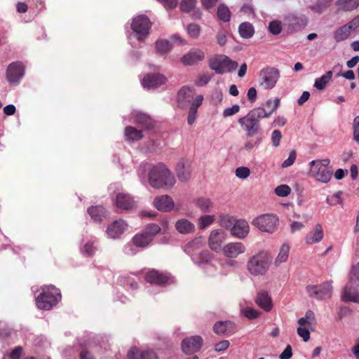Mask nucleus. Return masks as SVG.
I'll list each match as a JSON object with an SVG mask.
<instances>
[{"instance_id": "51", "label": "nucleus", "mask_w": 359, "mask_h": 359, "mask_svg": "<svg viewBox=\"0 0 359 359\" xmlns=\"http://www.w3.org/2000/svg\"><path fill=\"white\" fill-rule=\"evenodd\" d=\"M348 283L359 285V263L352 266Z\"/></svg>"}, {"instance_id": "60", "label": "nucleus", "mask_w": 359, "mask_h": 359, "mask_svg": "<svg viewBox=\"0 0 359 359\" xmlns=\"http://www.w3.org/2000/svg\"><path fill=\"white\" fill-rule=\"evenodd\" d=\"M236 176L239 179H246L250 175V170L247 167H238L235 171Z\"/></svg>"}, {"instance_id": "63", "label": "nucleus", "mask_w": 359, "mask_h": 359, "mask_svg": "<svg viewBox=\"0 0 359 359\" xmlns=\"http://www.w3.org/2000/svg\"><path fill=\"white\" fill-rule=\"evenodd\" d=\"M281 139H282V134L280 130H275L272 132L271 142H272V145L274 147H277L280 145Z\"/></svg>"}, {"instance_id": "20", "label": "nucleus", "mask_w": 359, "mask_h": 359, "mask_svg": "<svg viewBox=\"0 0 359 359\" xmlns=\"http://www.w3.org/2000/svg\"><path fill=\"white\" fill-rule=\"evenodd\" d=\"M204 52L198 48L191 49L181 58V62L184 65H195L204 60Z\"/></svg>"}, {"instance_id": "62", "label": "nucleus", "mask_w": 359, "mask_h": 359, "mask_svg": "<svg viewBox=\"0 0 359 359\" xmlns=\"http://www.w3.org/2000/svg\"><path fill=\"white\" fill-rule=\"evenodd\" d=\"M330 163V159L325 158L323 160L316 161L313 160L309 163V167H317L320 168H328Z\"/></svg>"}, {"instance_id": "56", "label": "nucleus", "mask_w": 359, "mask_h": 359, "mask_svg": "<svg viewBox=\"0 0 359 359\" xmlns=\"http://www.w3.org/2000/svg\"><path fill=\"white\" fill-rule=\"evenodd\" d=\"M269 30L273 35H278L282 30V22L280 20H273L269 25Z\"/></svg>"}, {"instance_id": "44", "label": "nucleus", "mask_w": 359, "mask_h": 359, "mask_svg": "<svg viewBox=\"0 0 359 359\" xmlns=\"http://www.w3.org/2000/svg\"><path fill=\"white\" fill-rule=\"evenodd\" d=\"M337 5L345 11H351L359 6V0H338Z\"/></svg>"}, {"instance_id": "18", "label": "nucleus", "mask_w": 359, "mask_h": 359, "mask_svg": "<svg viewBox=\"0 0 359 359\" xmlns=\"http://www.w3.org/2000/svg\"><path fill=\"white\" fill-rule=\"evenodd\" d=\"M225 240L226 235L224 231L222 229H214L210 232L208 238L209 247L211 250L219 252L222 249L221 245Z\"/></svg>"}, {"instance_id": "14", "label": "nucleus", "mask_w": 359, "mask_h": 359, "mask_svg": "<svg viewBox=\"0 0 359 359\" xmlns=\"http://www.w3.org/2000/svg\"><path fill=\"white\" fill-rule=\"evenodd\" d=\"M25 74V67L22 62H15L11 63L7 69L6 76L11 84H17Z\"/></svg>"}, {"instance_id": "48", "label": "nucleus", "mask_w": 359, "mask_h": 359, "mask_svg": "<svg viewBox=\"0 0 359 359\" xmlns=\"http://www.w3.org/2000/svg\"><path fill=\"white\" fill-rule=\"evenodd\" d=\"M217 16L221 20L224 22H229L231 18V12L227 6L224 4H221L219 6L217 9Z\"/></svg>"}, {"instance_id": "47", "label": "nucleus", "mask_w": 359, "mask_h": 359, "mask_svg": "<svg viewBox=\"0 0 359 359\" xmlns=\"http://www.w3.org/2000/svg\"><path fill=\"white\" fill-rule=\"evenodd\" d=\"M97 250V246L95 245L94 242L88 241L83 245V248H81V252L83 255L91 257L95 255Z\"/></svg>"}, {"instance_id": "8", "label": "nucleus", "mask_w": 359, "mask_h": 359, "mask_svg": "<svg viewBox=\"0 0 359 359\" xmlns=\"http://www.w3.org/2000/svg\"><path fill=\"white\" fill-rule=\"evenodd\" d=\"M259 84L265 90L275 87L280 78V72L275 67H266L262 69L259 74Z\"/></svg>"}, {"instance_id": "3", "label": "nucleus", "mask_w": 359, "mask_h": 359, "mask_svg": "<svg viewBox=\"0 0 359 359\" xmlns=\"http://www.w3.org/2000/svg\"><path fill=\"white\" fill-rule=\"evenodd\" d=\"M270 265V254L267 251L261 250L249 259L247 269L252 276H262L266 274Z\"/></svg>"}, {"instance_id": "54", "label": "nucleus", "mask_w": 359, "mask_h": 359, "mask_svg": "<svg viewBox=\"0 0 359 359\" xmlns=\"http://www.w3.org/2000/svg\"><path fill=\"white\" fill-rule=\"evenodd\" d=\"M201 30V27L194 23L188 25L187 27L188 34L193 39H197L199 36Z\"/></svg>"}, {"instance_id": "28", "label": "nucleus", "mask_w": 359, "mask_h": 359, "mask_svg": "<svg viewBox=\"0 0 359 359\" xmlns=\"http://www.w3.org/2000/svg\"><path fill=\"white\" fill-rule=\"evenodd\" d=\"M203 101V96L202 95H197L196 96L188 112L187 123L189 125L191 126L195 122L197 116L198 108L202 104Z\"/></svg>"}, {"instance_id": "7", "label": "nucleus", "mask_w": 359, "mask_h": 359, "mask_svg": "<svg viewBox=\"0 0 359 359\" xmlns=\"http://www.w3.org/2000/svg\"><path fill=\"white\" fill-rule=\"evenodd\" d=\"M209 66L217 74H222L235 70L238 67V63L232 61L226 55H219L210 60Z\"/></svg>"}, {"instance_id": "21", "label": "nucleus", "mask_w": 359, "mask_h": 359, "mask_svg": "<svg viewBox=\"0 0 359 359\" xmlns=\"http://www.w3.org/2000/svg\"><path fill=\"white\" fill-rule=\"evenodd\" d=\"M358 286L353 283H348L341 292V300L344 302L359 303Z\"/></svg>"}, {"instance_id": "17", "label": "nucleus", "mask_w": 359, "mask_h": 359, "mask_svg": "<svg viewBox=\"0 0 359 359\" xmlns=\"http://www.w3.org/2000/svg\"><path fill=\"white\" fill-rule=\"evenodd\" d=\"M224 255L228 258L235 259L245 253L246 248L241 242H231L225 245L222 249Z\"/></svg>"}, {"instance_id": "37", "label": "nucleus", "mask_w": 359, "mask_h": 359, "mask_svg": "<svg viewBox=\"0 0 359 359\" xmlns=\"http://www.w3.org/2000/svg\"><path fill=\"white\" fill-rule=\"evenodd\" d=\"M212 258V254L209 250H205L194 256H192L191 259L193 262L198 265L208 263Z\"/></svg>"}, {"instance_id": "35", "label": "nucleus", "mask_w": 359, "mask_h": 359, "mask_svg": "<svg viewBox=\"0 0 359 359\" xmlns=\"http://www.w3.org/2000/svg\"><path fill=\"white\" fill-rule=\"evenodd\" d=\"M124 135L126 141L129 142L138 141L143 137L142 130H137L133 126L126 127Z\"/></svg>"}, {"instance_id": "19", "label": "nucleus", "mask_w": 359, "mask_h": 359, "mask_svg": "<svg viewBox=\"0 0 359 359\" xmlns=\"http://www.w3.org/2000/svg\"><path fill=\"white\" fill-rule=\"evenodd\" d=\"M153 205L163 212H170L175 207L173 199L168 195H161L154 198Z\"/></svg>"}, {"instance_id": "49", "label": "nucleus", "mask_w": 359, "mask_h": 359, "mask_svg": "<svg viewBox=\"0 0 359 359\" xmlns=\"http://www.w3.org/2000/svg\"><path fill=\"white\" fill-rule=\"evenodd\" d=\"M160 231L161 228L158 224H149L145 227L143 233L153 241L155 236Z\"/></svg>"}, {"instance_id": "2", "label": "nucleus", "mask_w": 359, "mask_h": 359, "mask_svg": "<svg viewBox=\"0 0 359 359\" xmlns=\"http://www.w3.org/2000/svg\"><path fill=\"white\" fill-rule=\"evenodd\" d=\"M143 170H148V181L149 184L154 189H172L175 183L176 179L171 170L163 163L156 165H149L145 163L142 165Z\"/></svg>"}, {"instance_id": "46", "label": "nucleus", "mask_w": 359, "mask_h": 359, "mask_svg": "<svg viewBox=\"0 0 359 359\" xmlns=\"http://www.w3.org/2000/svg\"><path fill=\"white\" fill-rule=\"evenodd\" d=\"M315 321V315L312 311H307L305 316L299 319V325H304L310 327Z\"/></svg>"}, {"instance_id": "53", "label": "nucleus", "mask_w": 359, "mask_h": 359, "mask_svg": "<svg viewBox=\"0 0 359 359\" xmlns=\"http://www.w3.org/2000/svg\"><path fill=\"white\" fill-rule=\"evenodd\" d=\"M262 142L261 136L256 137L255 140H250L244 144L243 149L247 151H252L255 147H257Z\"/></svg>"}, {"instance_id": "61", "label": "nucleus", "mask_w": 359, "mask_h": 359, "mask_svg": "<svg viewBox=\"0 0 359 359\" xmlns=\"http://www.w3.org/2000/svg\"><path fill=\"white\" fill-rule=\"evenodd\" d=\"M296 158L297 153L294 150H292L289 154L288 158L283 162L281 166L283 168H288L291 166L295 162Z\"/></svg>"}, {"instance_id": "25", "label": "nucleus", "mask_w": 359, "mask_h": 359, "mask_svg": "<svg viewBox=\"0 0 359 359\" xmlns=\"http://www.w3.org/2000/svg\"><path fill=\"white\" fill-rule=\"evenodd\" d=\"M255 301L257 305L266 312H269L273 308L272 299L266 291L257 292Z\"/></svg>"}, {"instance_id": "55", "label": "nucleus", "mask_w": 359, "mask_h": 359, "mask_svg": "<svg viewBox=\"0 0 359 359\" xmlns=\"http://www.w3.org/2000/svg\"><path fill=\"white\" fill-rule=\"evenodd\" d=\"M274 192L279 197H286L290 194L291 188L287 184H281L275 189Z\"/></svg>"}, {"instance_id": "15", "label": "nucleus", "mask_w": 359, "mask_h": 359, "mask_svg": "<svg viewBox=\"0 0 359 359\" xmlns=\"http://www.w3.org/2000/svg\"><path fill=\"white\" fill-rule=\"evenodd\" d=\"M203 340L198 335L187 337L182 341V350L185 354H192L201 348Z\"/></svg>"}, {"instance_id": "5", "label": "nucleus", "mask_w": 359, "mask_h": 359, "mask_svg": "<svg viewBox=\"0 0 359 359\" xmlns=\"http://www.w3.org/2000/svg\"><path fill=\"white\" fill-rule=\"evenodd\" d=\"M151 22L149 18L145 15H140L134 18L131 22V29L133 34L129 39L132 37L135 38L138 41H144L149 34Z\"/></svg>"}, {"instance_id": "4", "label": "nucleus", "mask_w": 359, "mask_h": 359, "mask_svg": "<svg viewBox=\"0 0 359 359\" xmlns=\"http://www.w3.org/2000/svg\"><path fill=\"white\" fill-rule=\"evenodd\" d=\"M60 293L57 288L49 285L42 289L41 293L36 298V304L39 309L50 310L60 299Z\"/></svg>"}, {"instance_id": "12", "label": "nucleus", "mask_w": 359, "mask_h": 359, "mask_svg": "<svg viewBox=\"0 0 359 359\" xmlns=\"http://www.w3.org/2000/svg\"><path fill=\"white\" fill-rule=\"evenodd\" d=\"M167 78L163 74L154 73L146 74L141 80V83L144 88L150 90L165 84Z\"/></svg>"}, {"instance_id": "23", "label": "nucleus", "mask_w": 359, "mask_h": 359, "mask_svg": "<svg viewBox=\"0 0 359 359\" xmlns=\"http://www.w3.org/2000/svg\"><path fill=\"white\" fill-rule=\"evenodd\" d=\"M128 228L127 223L123 219L114 221L107 227L106 233L111 238H118Z\"/></svg>"}, {"instance_id": "36", "label": "nucleus", "mask_w": 359, "mask_h": 359, "mask_svg": "<svg viewBox=\"0 0 359 359\" xmlns=\"http://www.w3.org/2000/svg\"><path fill=\"white\" fill-rule=\"evenodd\" d=\"M88 212L95 222H100L106 216V210L102 205L91 206Z\"/></svg>"}, {"instance_id": "11", "label": "nucleus", "mask_w": 359, "mask_h": 359, "mask_svg": "<svg viewBox=\"0 0 359 359\" xmlns=\"http://www.w3.org/2000/svg\"><path fill=\"white\" fill-rule=\"evenodd\" d=\"M147 282L157 285H165L172 284L175 282V278L168 273H160L156 270H151L147 272L145 275Z\"/></svg>"}, {"instance_id": "29", "label": "nucleus", "mask_w": 359, "mask_h": 359, "mask_svg": "<svg viewBox=\"0 0 359 359\" xmlns=\"http://www.w3.org/2000/svg\"><path fill=\"white\" fill-rule=\"evenodd\" d=\"M175 227L180 234L192 233L195 231V225L189 219L182 218L176 221Z\"/></svg>"}, {"instance_id": "43", "label": "nucleus", "mask_w": 359, "mask_h": 359, "mask_svg": "<svg viewBox=\"0 0 359 359\" xmlns=\"http://www.w3.org/2000/svg\"><path fill=\"white\" fill-rule=\"evenodd\" d=\"M152 241L150 237L146 236L144 233L135 235L133 238V243L136 247L145 248Z\"/></svg>"}, {"instance_id": "22", "label": "nucleus", "mask_w": 359, "mask_h": 359, "mask_svg": "<svg viewBox=\"0 0 359 359\" xmlns=\"http://www.w3.org/2000/svg\"><path fill=\"white\" fill-rule=\"evenodd\" d=\"M250 226L245 219L236 220L231 228V233L240 239L245 238L249 233Z\"/></svg>"}, {"instance_id": "42", "label": "nucleus", "mask_w": 359, "mask_h": 359, "mask_svg": "<svg viewBox=\"0 0 359 359\" xmlns=\"http://www.w3.org/2000/svg\"><path fill=\"white\" fill-rule=\"evenodd\" d=\"M172 49V45L169 41L158 39L156 41V50L160 55L167 54Z\"/></svg>"}, {"instance_id": "59", "label": "nucleus", "mask_w": 359, "mask_h": 359, "mask_svg": "<svg viewBox=\"0 0 359 359\" xmlns=\"http://www.w3.org/2000/svg\"><path fill=\"white\" fill-rule=\"evenodd\" d=\"M309 327L304 325H299L297 328V334L301 337L304 341H308L310 339V332Z\"/></svg>"}, {"instance_id": "30", "label": "nucleus", "mask_w": 359, "mask_h": 359, "mask_svg": "<svg viewBox=\"0 0 359 359\" xmlns=\"http://www.w3.org/2000/svg\"><path fill=\"white\" fill-rule=\"evenodd\" d=\"M127 355L128 359H158L154 352L151 351L140 352L135 347L131 348Z\"/></svg>"}, {"instance_id": "26", "label": "nucleus", "mask_w": 359, "mask_h": 359, "mask_svg": "<svg viewBox=\"0 0 359 359\" xmlns=\"http://www.w3.org/2000/svg\"><path fill=\"white\" fill-rule=\"evenodd\" d=\"M205 244V239L203 236H198L188 242L184 247V251L191 258L198 252L201 248Z\"/></svg>"}, {"instance_id": "50", "label": "nucleus", "mask_w": 359, "mask_h": 359, "mask_svg": "<svg viewBox=\"0 0 359 359\" xmlns=\"http://www.w3.org/2000/svg\"><path fill=\"white\" fill-rule=\"evenodd\" d=\"M241 313L250 320H253L260 316V312L252 307H243L241 309Z\"/></svg>"}, {"instance_id": "1", "label": "nucleus", "mask_w": 359, "mask_h": 359, "mask_svg": "<svg viewBox=\"0 0 359 359\" xmlns=\"http://www.w3.org/2000/svg\"><path fill=\"white\" fill-rule=\"evenodd\" d=\"M280 99L276 97L271 111H266L263 107H259L251 109L245 116L239 118L238 123L248 137H252L261 132L260 121L262 118H268L280 106Z\"/></svg>"}, {"instance_id": "40", "label": "nucleus", "mask_w": 359, "mask_h": 359, "mask_svg": "<svg viewBox=\"0 0 359 359\" xmlns=\"http://www.w3.org/2000/svg\"><path fill=\"white\" fill-rule=\"evenodd\" d=\"M239 34L243 39L251 38L255 32L253 26L250 22H243L239 26Z\"/></svg>"}, {"instance_id": "27", "label": "nucleus", "mask_w": 359, "mask_h": 359, "mask_svg": "<svg viewBox=\"0 0 359 359\" xmlns=\"http://www.w3.org/2000/svg\"><path fill=\"white\" fill-rule=\"evenodd\" d=\"M323 237L324 232L322 225L320 224H316L313 230L306 235L305 242L309 245H313L320 242Z\"/></svg>"}, {"instance_id": "34", "label": "nucleus", "mask_w": 359, "mask_h": 359, "mask_svg": "<svg viewBox=\"0 0 359 359\" xmlns=\"http://www.w3.org/2000/svg\"><path fill=\"white\" fill-rule=\"evenodd\" d=\"M290 247L288 244L283 243L274 260V265L278 267L282 264L286 262L289 257Z\"/></svg>"}, {"instance_id": "33", "label": "nucleus", "mask_w": 359, "mask_h": 359, "mask_svg": "<svg viewBox=\"0 0 359 359\" xmlns=\"http://www.w3.org/2000/svg\"><path fill=\"white\" fill-rule=\"evenodd\" d=\"M132 118L134 123L140 124L143 128H150L153 127L150 117L145 114L135 111L132 113Z\"/></svg>"}, {"instance_id": "41", "label": "nucleus", "mask_w": 359, "mask_h": 359, "mask_svg": "<svg viewBox=\"0 0 359 359\" xmlns=\"http://www.w3.org/2000/svg\"><path fill=\"white\" fill-rule=\"evenodd\" d=\"M196 203L197 207L203 212H211L214 208V203L208 198H199Z\"/></svg>"}, {"instance_id": "52", "label": "nucleus", "mask_w": 359, "mask_h": 359, "mask_svg": "<svg viewBox=\"0 0 359 359\" xmlns=\"http://www.w3.org/2000/svg\"><path fill=\"white\" fill-rule=\"evenodd\" d=\"M212 77V74L208 73L201 74L198 76L194 83L197 86H204L208 83Z\"/></svg>"}, {"instance_id": "31", "label": "nucleus", "mask_w": 359, "mask_h": 359, "mask_svg": "<svg viewBox=\"0 0 359 359\" xmlns=\"http://www.w3.org/2000/svg\"><path fill=\"white\" fill-rule=\"evenodd\" d=\"M286 24L288 29L294 31L302 27L305 26L306 20L304 16H297L295 15H290L285 18Z\"/></svg>"}, {"instance_id": "24", "label": "nucleus", "mask_w": 359, "mask_h": 359, "mask_svg": "<svg viewBox=\"0 0 359 359\" xmlns=\"http://www.w3.org/2000/svg\"><path fill=\"white\" fill-rule=\"evenodd\" d=\"M310 175L322 183H327L332 176V171L329 168L310 167Z\"/></svg>"}, {"instance_id": "9", "label": "nucleus", "mask_w": 359, "mask_h": 359, "mask_svg": "<svg viewBox=\"0 0 359 359\" xmlns=\"http://www.w3.org/2000/svg\"><path fill=\"white\" fill-rule=\"evenodd\" d=\"M114 205L119 210L130 211L137 208V202L128 193H117L114 198Z\"/></svg>"}, {"instance_id": "6", "label": "nucleus", "mask_w": 359, "mask_h": 359, "mask_svg": "<svg viewBox=\"0 0 359 359\" xmlns=\"http://www.w3.org/2000/svg\"><path fill=\"white\" fill-rule=\"evenodd\" d=\"M252 224L262 232L273 233L278 229L279 219L275 214H264L255 217Z\"/></svg>"}, {"instance_id": "57", "label": "nucleus", "mask_w": 359, "mask_h": 359, "mask_svg": "<svg viewBox=\"0 0 359 359\" xmlns=\"http://www.w3.org/2000/svg\"><path fill=\"white\" fill-rule=\"evenodd\" d=\"M328 6V1H320L311 6V9L315 13H322L323 12L325 11V10L327 8Z\"/></svg>"}, {"instance_id": "64", "label": "nucleus", "mask_w": 359, "mask_h": 359, "mask_svg": "<svg viewBox=\"0 0 359 359\" xmlns=\"http://www.w3.org/2000/svg\"><path fill=\"white\" fill-rule=\"evenodd\" d=\"M240 110V107L238 104H233L231 107L226 108L223 111V116L224 117H228L230 116H233L236 114H237Z\"/></svg>"}, {"instance_id": "32", "label": "nucleus", "mask_w": 359, "mask_h": 359, "mask_svg": "<svg viewBox=\"0 0 359 359\" xmlns=\"http://www.w3.org/2000/svg\"><path fill=\"white\" fill-rule=\"evenodd\" d=\"M214 332L220 335H228L233 332L234 324L231 321H219L215 324Z\"/></svg>"}, {"instance_id": "38", "label": "nucleus", "mask_w": 359, "mask_h": 359, "mask_svg": "<svg viewBox=\"0 0 359 359\" xmlns=\"http://www.w3.org/2000/svg\"><path fill=\"white\" fill-rule=\"evenodd\" d=\"M352 32L348 28V27L344 25L341 26L338 29L335 30L333 34L334 39L337 42H340L347 39Z\"/></svg>"}, {"instance_id": "13", "label": "nucleus", "mask_w": 359, "mask_h": 359, "mask_svg": "<svg viewBox=\"0 0 359 359\" xmlns=\"http://www.w3.org/2000/svg\"><path fill=\"white\" fill-rule=\"evenodd\" d=\"M175 171L181 182L189 181L191 177L192 172L191 162L187 159H180L176 164Z\"/></svg>"}, {"instance_id": "45", "label": "nucleus", "mask_w": 359, "mask_h": 359, "mask_svg": "<svg viewBox=\"0 0 359 359\" xmlns=\"http://www.w3.org/2000/svg\"><path fill=\"white\" fill-rule=\"evenodd\" d=\"M215 220L213 215H205L198 218V226L200 229H205L210 226Z\"/></svg>"}, {"instance_id": "10", "label": "nucleus", "mask_w": 359, "mask_h": 359, "mask_svg": "<svg viewBox=\"0 0 359 359\" xmlns=\"http://www.w3.org/2000/svg\"><path fill=\"white\" fill-rule=\"evenodd\" d=\"M306 291L310 297L318 299L330 298L332 293V286L331 282L326 281L321 285H309Z\"/></svg>"}, {"instance_id": "16", "label": "nucleus", "mask_w": 359, "mask_h": 359, "mask_svg": "<svg viewBox=\"0 0 359 359\" xmlns=\"http://www.w3.org/2000/svg\"><path fill=\"white\" fill-rule=\"evenodd\" d=\"M196 95L195 90L189 86L182 87L177 93V102L180 108H187L188 104H192Z\"/></svg>"}, {"instance_id": "39", "label": "nucleus", "mask_w": 359, "mask_h": 359, "mask_svg": "<svg viewBox=\"0 0 359 359\" xmlns=\"http://www.w3.org/2000/svg\"><path fill=\"white\" fill-rule=\"evenodd\" d=\"M332 72L328 71L326 74L315 80L314 87L320 90L325 89L327 83L332 79Z\"/></svg>"}, {"instance_id": "58", "label": "nucleus", "mask_w": 359, "mask_h": 359, "mask_svg": "<svg viewBox=\"0 0 359 359\" xmlns=\"http://www.w3.org/2000/svg\"><path fill=\"white\" fill-rule=\"evenodd\" d=\"M196 3V0H182L180 8L183 12L189 13L194 8Z\"/></svg>"}]
</instances>
